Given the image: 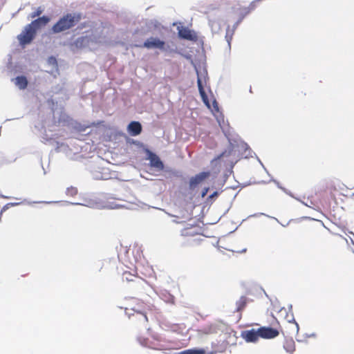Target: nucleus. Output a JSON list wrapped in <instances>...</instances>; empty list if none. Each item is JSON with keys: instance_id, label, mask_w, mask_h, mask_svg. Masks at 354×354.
Wrapping results in <instances>:
<instances>
[{"instance_id": "f257e3e1", "label": "nucleus", "mask_w": 354, "mask_h": 354, "mask_svg": "<svg viewBox=\"0 0 354 354\" xmlns=\"http://www.w3.org/2000/svg\"><path fill=\"white\" fill-rule=\"evenodd\" d=\"M156 310L153 304L133 298L129 301L125 313L133 323L146 326L149 322L148 316L154 314Z\"/></svg>"}, {"instance_id": "f03ea898", "label": "nucleus", "mask_w": 354, "mask_h": 354, "mask_svg": "<svg viewBox=\"0 0 354 354\" xmlns=\"http://www.w3.org/2000/svg\"><path fill=\"white\" fill-rule=\"evenodd\" d=\"M82 19L80 13H68L61 17L51 28L53 33H59L74 27Z\"/></svg>"}, {"instance_id": "7ed1b4c3", "label": "nucleus", "mask_w": 354, "mask_h": 354, "mask_svg": "<svg viewBox=\"0 0 354 354\" xmlns=\"http://www.w3.org/2000/svg\"><path fill=\"white\" fill-rule=\"evenodd\" d=\"M276 324L279 328L280 333L287 336L292 337L299 333V324L296 322L292 314H291V319L285 321L283 326H280L277 319H276Z\"/></svg>"}, {"instance_id": "20e7f679", "label": "nucleus", "mask_w": 354, "mask_h": 354, "mask_svg": "<svg viewBox=\"0 0 354 354\" xmlns=\"http://www.w3.org/2000/svg\"><path fill=\"white\" fill-rule=\"evenodd\" d=\"M36 35L37 32L35 30L28 24L25 26L21 34L17 36V39L21 46H25L31 43Z\"/></svg>"}, {"instance_id": "39448f33", "label": "nucleus", "mask_w": 354, "mask_h": 354, "mask_svg": "<svg viewBox=\"0 0 354 354\" xmlns=\"http://www.w3.org/2000/svg\"><path fill=\"white\" fill-rule=\"evenodd\" d=\"M276 320L277 319L274 318ZM272 327L269 326H262L258 328L259 335L262 339H274L279 336L280 334L279 328L276 324V321L274 324H272Z\"/></svg>"}, {"instance_id": "423d86ee", "label": "nucleus", "mask_w": 354, "mask_h": 354, "mask_svg": "<svg viewBox=\"0 0 354 354\" xmlns=\"http://www.w3.org/2000/svg\"><path fill=\"white\" fill-rule=\"evenodd\" d=\"M138 46L147 49H158L160 50H167L166 42L158 37H151L147 39L142 45Z\"/></svg>"}, {"instance_id": "0eeeda50", "label": "nucleus", "mask_w": 354, "mask_h": 354, "mask_svg": "<svg viewBox=\"0 0 354 354\" xmlns=\"http://www.w3.org/2000/svg\"><path fill=\"white\" fill-rule=\"evenodd\" d=\"M147 153L150 167L155 168L158 171H162L165 166L160 158L156 153L149 150L147 151Z\"/></svg>"}, {"instance_id": "6e6552de", "label": "nucleus", "mask_w": 354, "mask_h": 354, "mask_svg": "<svg viewBox=\"0 0 354 354\" xmlns=\"http://www.w3.org/2000/svg\"><path fill=\"white\" fill-rule=\"evenodd\" d=\"M210 176L209 171H203L189 179V186L190 189H194L200 184H201L205 180Z\"/></svg>"}, {"instance_id": "1a4fd4ad", "label": "nucleus", "mask_w": 354, "mask_h": 354, "mask_svg": "<svg viewBox=\"0 0 354 354\" xmlns=\"http://www.w3.org/2000/svg\"><path fill=\"white\" fill-rule=\"evenodd\" d=\"M178 37L181 39L189 41H196L197 35L194 31L189 29L187 27L178 26L177 28Z\"/></svg>"}, {"instance_id": "9d476101", "label": "nucleus", "mask_w": 354, "mask_h": 354, "mask_svg": "<svg viewBox=\"0 0 354 354\" xmlns=\"http://www.w3.org/2000/svg\"><path fill=\"white\" fill-rule=\"evenodd\" d=\"M122 280L126 281H133L136 283V287L142 288L145 284V281L142 278L137 277L136 275L132 274L129 272H124L122 274Z\"/></svg>"}, {"instance_id": "9b49d317", "label": "nucleus", "mask_w": 354, "mask_h": 354, "mask_svg": "<svg viewBox=\"0 0 354 354\" xmlns=\"http://www.w3.org/2000/svg\"><path fill=\"white\" fill-rule=\"evenodd\" d=\"M241 337L247 342H256L259 340L260 335H259L258 329L254 328L242 332Z\"/></svg>"}, {"instance_id": "f8f14e48", "label": "nucleus", "mask_w": 354, "mask_h": 354, "mask_svg": "<svg viewBox=\"0 0 354 354\" xmlns=\"http://www.w3.org/2000/svg\"><path fill=\"white\" fill-rule=\"evenodd\" d=\"M50 21V19L48 16H42L40 17H38L37 19L33 20L29 25L32 27L35 31L37 32V30L46 26L49 21Z\"/></svg>"}, {"instance_id": "ddd939ff", "label": "nucleus", "mask_w": 354, "mask_h": 354, "mask_svg": "<svg viewBox=\"0 0 354 354\" xmlns=\"http://www.w3.org/2000/svg\"><path fill=\"white\" fill-rule=\"evenodd\" d=\"M197 84H198V91H199V93H200V95H201V97L202 98L203 103L205 104V106L208 109H211L210 102L209 101L208 97H207V95L205 91V89L203 88V86L202 84V80L199 77H198V80H197Z\"/></svg>"}, {"instance_id": "4468645a", "label": "nucleus", "mask_w": 354, "mask_h": 354, "mask_svg": "<svg viewBox=\"0 0 354 354\" xmlns=\"http://www.w3.org/2000/svg\"><path fill=\"white\" fill-rule=\"evenodd\" d=\"M128 131L131 136H138L142 131V126L139 122H131L128 125Z\"/></svg>"}, {"instance_id": "2eb2a0df", "label": "nucleus", "mask_w": 354, "mask_h": 354, "mask_svg": "<svg viewBox=\"0 0 354 354\" xmlns=\"http://www.w3.org/2000/svg\"><path fill=\"white\" fill-rule=\"evenodd\" d=\"M284 349L289 353H292L295 351V342L292 338H287L284 341L283 344Z\"/></svg>"}, {"instance_id": "dca6fc26", "label": "nucleus", "mask_w": 354, "mask_h": 354, "mask_svg": "<svg viewBox=\"0 0 354 354\" xmlns=\"http://www.w3.org/2000/svg\"><path fill=\"white\" fill-rule=\"evenodd\" d=\"M248 298L245 296H241L239 299L236 302V311L238 313L242 312L247 306Z\"/></svg>"}, {"instance_id": "f3484780", "label": "nucleus", "mask_w": 354, "mask_h": 354, "mask_svg": "<svg viewBox=\"0 0 354 354\" xmlns=\"http://www.w3.org/2000/svg\"><path fill=\"white\" fill-rule=\"evenodd\" d=\"M15 84L20 89H25L28 86V80L25 76H18L15 78Z\"/></svg>"}, {"instance_id": "a211bd4d", "label": "nucleus", "mask_w": 354, "mask_h": 354, "mask_svg": "<svg viewBox=\"0 0 354 354\" xmlns=\"http://www.w3.org/2000/svg\"><path fill=\"white\" fill-rule=\"evenodd\" d=\"M178 354H205V351L202 348H192L181 351Z\"/></svg>"}, {"instance_id": "6ab92c4d", "label": "nucleus", "mask_w": 354, "mask_h": 354, "mask_svg": "<svg viewBox=\"0 0 354 354\" xmlns=\"http://www.w3.org/2000/svg\"><path fill=\"white\" fill-rule=\"evenodd\" d=\"M44 12V8L41 7L37 8L32 12L30 14V18L34 19L37 17H39Z\"/></svg>"}, {"instance_id": "aec40b11", "label": "nucleus", "mask_w": 354, "mask_h": 354, "mask_svg": "<svg viewBox=\"0 0 354 354\" xmlns=\"http://www.w3.org/2000/svg\"><path fill=\"white\" fill-rule=\"evenodd\" d=\"M196 234H197L196 232L192 230L191 228H184L181 231L182 236H193Z\"/></svg>"}, {"instance_id": "412c9836", "label": "nucleus", "mask_w": 354, "mask_h": 354, "mask_svg": "<svg viewBox=\"0 0 354 354\" xmlns=\"http://www.w3.org/2000/svg\"><path fill=\"white\" fill-rule=\"evenodd\" d=\"M212 111H216V112H218L219 111V109H218V103L216 102V100L214 98L213 99V101H212Z\"/></svg>"}, {"instance_id": "4be33fe9", "label": "nucleus", "mask_w": 354, "mask_h": 354, "mask_svg": "<svg viewBox=\"0 0 354 354\" xmlns=\"http://www.w3.org/2000/svg\"><path fill=\"white\" fill-rule=\"evenodd\" d=\"M67 193L71 196H74L77 193V190L76 188L71 187L67 189Z\"/></svg>"}, {"instance_id": "5701e85b", "label": "nucleus", "mask_w": 354, "mask_h": 354, "mask_svg": "<svg viewBox=\"0 0 354 354\" xmlns=\"http://www.w3.org/2000/svg\"><path fill=\"white\" fill-rule=\"evenodd\" d=\"M209 189V187H205V188L202 190V192H201V197H202V198H204V197L207 195V192H208Z\"/></svg>"}, {"instance_id": "b1692460", "label": "nucleus", "mask_w": 354, "mask_h": 354, "mask_svg": "<svg viewBox=\"0 0 354 354\" xmlns=\"http://www.w3.org/2000/svg\"><path fill=\"white\" fill-rule=\"evenodd\" d=\"M218 194V192H214L212 194L209 195L208 197V200H211L213 198L217 196Z\"/></svg>"}, {"instance_id": "393cba45", "label": "nucleus", "mask_w": 354, "mask_h": 354, "mask_svg": "<svg viewBox=\"0 0 354 354\" xmlns=\"http://www.w3.org/2000/svg\"><path fill=\"white\" fill-rule=\"evenodd\" d=\"M291 319V314L290 315H287L286 317V321L288 320V319Z\"/></svg>"}, {"instance_id": "a878e982", "label": "nucleus", "mask_w": 354, "mask_h": 354, "mask_svg": "<svg viewBox=\"0 0 354 354\" xmlns=\"http://www.w3.org/2000/svg\"><path fill=\"white\" fill-rule=\"evenodd\" d=\"M351 198H352V199L353 200V201H354V193H353V194H351Z\"/></svg>"}]
</instances>
